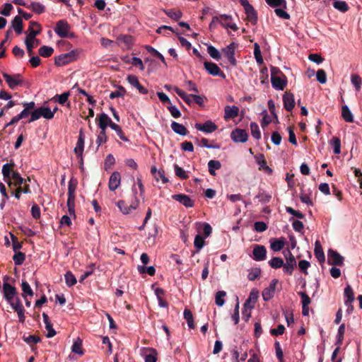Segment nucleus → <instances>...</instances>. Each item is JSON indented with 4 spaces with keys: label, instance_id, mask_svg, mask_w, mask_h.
<instances>
[{
    "label": "nucleus",
    "instance_id": "f257e3e1",
    "mask_svg": "<svg viewBox=\"0 0 362 362\" xmlns=\"http://www.w3.org/2000/svg\"><path fill=\"white\" fill-rule=\"evenodd\" d=\"M271 82L272 86L277 90H284L287 84L286 76L274 66L271 68Z\"/></svg>",
    "mask_w": 362,
    "mask_h": 362
},
{
    "label": "nucleus",
    "instance_id": "f03ea898",
    "mask_svg": "<svg viewBox=\"0 0 362 362\" xmlns=\"http://www.w3.org/2000/svg\"><path fill=\"white\" fill-rule=\"evenodd\" d=\"M8 279V276H4L2 286L3 295L7 302L18 298L17 296L18 293L16 288L14 286L10 285L8 283L6 282V281Z\"/></svg>",
    "mask_w": 362,
    "mask_h": 362
},
{
    "label": "nucleus",
    "instance_id": "7ed1b4c3",
    "mask_svg": "<svg viewBox=\"0 0 362 362\" xmlns=\"http://www.w3.org/2000/svg\"><path fill=\"white\" fill-rule=\"evenodd\" d=\"M70 25L69 23L64 21L61 20L57 23L56 28H54V32L60 37H74L72 33H70Z\"/></svg>",
    "mask_w": 362,
    "mask_h": 362
},
{
    "label": "nucleus",
    "instance_id": "20e7f679",
    "mask_svg": "<svg viewBox=\"0 0 362 362\" xmlns=\"http://www.w3.org/2000/svg\"><path fill=\"white\" fill-rule=\"evenodd\" d=\"M40 33V30L29 33L25 38V44L26 45L27 52L29 55L33 54V49L36 47L40 42L35 38V36Z\"/></svg>",
    "mask_w": 362,
    "mask_h": 362
},
{
    "label": "nucleus",
    "instance_id": "39448f33",
    "mask_svg": "<svg viewBox=\"0 0 362 362\" xmlns=\"http://www.w3.org/2000/svg\"><path fill=\"white\" fill-rule=\"evenodd\" d=\"M3 76L11 89H15L23 83V78L21 74L9 75L6 73L3 74Z\"/></svg>",
    "mask_w": 362,
    "mask_h": 362
},
{
    "label": "nucleus",
    "instance_id": "423d86ee",
    "mask_svg": "<svg viewBox=\"0 0 362 362\" xmlns=\"http://www.w3.org/2000/svg\"><path fill=\"white\" fill-rule=\"evenodd\" d=\"M327 256V261L329 264L336 266L343 265L344 258L337 251L333 250H329Z\"/></svg>",
    "mask_w": 362,
    "mask_h": 362
},
{
    "label": "nucleus",
    "instance_id": "0eeeda50",
    "mask_svg": "<svg viewBox=\"0 0 362 362\" xmlns=\"http://www.w3.org/2000/svg\"><path fill=\"white\" fill-rule=\"evenodd\" d=\"M235 43L232 42L222 49L223 53L227 57L230 64L233 66H235L236 64V59L235 58Z\"/></svg>",
    "mask_w": 362,
    "mask_h": 362
},
{
    "label": "nucleus",
    "instance_id": "6e6552de",
    "mask_svg": "<svg viewBox=\"0 0 362 362\" xmlns=\"http://www.w3.org/2000/svg\"><path fill=\"white\" fill-rule=\"evenodd\" d=\"M279 281L274 279L271 281L269 286L264 289L262 291V297L264 300H269L274 297L276 287Z\"/></svg>",
    "mask_w": 362,
    "mask_h": 362
},
{
    "label": "nucleus",
    "instance_id": "1a4fd4ad",
    "mask_svg": "<svg viewBox=\"0 0 362 362\" xmlns=\"http://www.w3.org/2000/svg\"><path fill=\"white\" fill-rule=\"evenodd\" d=\"M204 68L209 72V74L212 76H218L222 78H226L225 74L221 71L220 68L213 62H205Z\"/></svg>",
    "mask_w": 362,
    "mask_h": 362
},
{
    "label": "nucleus",
    "instance_id": "9d476101",
    "mask_svg": "<svg viewBox=\"0 0 362 362\" xmlns=\"http://www.w3.org/2000/svg\"><path fill=\"white\" fill-rule=\"evenodd\" d=\"M172 198L182 204L187 208L193 207L194 204V200H192L189 196L184 194H173Z\"/></svg>",
    "mask_w": 362,
    "mask_h": 362
},
{
    "label": "nucleus",
    "instance_id": "9b49d317",
    "mask_svg": "<svg viewBox=\"0 0 362 362\" xmlns=\"http://www.w3.org/2000/svg\"><path fill=\"white\" fill-rule=\"evenodd\" d=\"M117 206L124 214H128L131 213L132 210H135L138 208L139 200L136 199L135 201L133 202L129 206L126 204V203L124 201L120 200L117 202Z\"/></svg>",
    "mask_w": 362,
    "mask_h": 362
},
{
    "label": "nucleus",
    "instance_id": "f8f14e48",
    "mask_svg": "<svg viewBox=\"0 0 362 362\" xmlns=\"http://www.w3.org/2000/svg\"><path fill=\"white\" fill-rule=\"evenodd\" d=\"M7 182L9 187L11 189L13 188V187H19L22 186V185L24 183V180L20 174L18 172H12V175H11L10 178H8L5 180Z\"/></svg>",
    "mask_w": 362,
    "mask_h": 362
},
{
    "label": "nucleus",
    "instance_id": "ddd939ff",
    "mask_svg": "<svg viewBox=\"0 0 362 362\" xmlns=\"http://www.w3.org/2000/svg\"><path fill=\"white\" fill-rule=\"evenodd\" d=\"M231 139L234 142L245 143L247 140V134L245 130L236 129L231 132Z\"/></svg>",
    "mask_w": 362,
    "mask_h": 362
},
{
    "label": "nucleus",
    "instance_id": "4468645a",
    "mask_svg": "<svg viewBox=\"0 0 362 362\" xmlns=\"http://www.w3.org/2000/svg\"><path fill=\"white\" fill-rule=\"evenodd\" d=\"M74 52L63 54L55 59V64L57 66H63L71 62L74 59Z\"/></svg>",
    "mask_w": 362,
    "mask_h": 362
},
{
    "label": "nucleus",
    "instance_id": "2eb2a0df",
    "mask_svg": "<svg viewBox=\"0 0 362 362\" xmlns=\"http://www.w3.org/2000/svg\"><path fill=\"white\" fill-rule=\"evenodd\" d=\"M195 128L197 130L202 131L205 133H212L216 130L217 126L214 122L209 120L206 122L204 124H196Z\"/></svg>",
    "mask_w": 362,
    "mask_h": 362
},
{
    "label": "nucleus",
    "instance_id": "dca6fc26",
    "mask_svg": "<svg viewBox=\"0 0 362 362\" xmlns=\"http://www.w3.org/2000/svg\"><path fill=\"white\" fill-rule=\"evenodd\" d=\"M267 250L263 245H255L253 249V259L256 261H262L266 258Z\"/></svg>",
    "mask_w": 362,
    "mask_h": 362
},
{
    "label": "nucleus",
    "instance_id": "f3484780",
    "mask_svg": "<svg viewBox=\"0 0 362 362\" xmlns=\"http://www.w3.org/2000/svg\"><path fill=\"white\" fill-rule=\"evenodd\" d=\"M121 183V175L118 172H114L109 180V189L111 191L117 189Z\"/></svg>",
    "mask_w": 362,
    "mask_h": 362
},
{
    "label": "nucleus",
    "instance_id": "a211bd4d",
    "mask_svg": "<svg viewBox=\"0 0 362 362\" xmlns=\"http://www.w3.org/2000/svg\"><path fill=\"white\" fill-rule=\"evenodd\" d=\"M284 107L288 111H291L295 106V100L293 94L286 92L283 96Z\"/></svg>",
    "mask_w": 362,
    "mask_h": 362
},
{
    "label": "nucleus",
    "instance_id": "6ab92c4d",
    "mask_svg": "<svg viewBox=\"0 0 362 362\" xmlns=\"http://www.w3.org/2000/svg\"><path fill=\"white\" fill-rule=\"evenodd\" d=\"M127 81L129 83V84H131L133 87L136 88L139 91V93L142 94L148 93V90L140 84L136 76L133 75L128 76Z\"/></svg>",
    "mask_w": 362,
    "mask_h": 362
},
{
    "label": "nucleus",
    "instance_id": "aec40b11",
    "mask_svg": "<svg viewBox=\"0 0 362 362\" xmlns=\"http://www.w3.org/2000/svg\"><path fill=\"white\" fill-rule=\"evenodd\" d=\"M84 142H85V135L82 130L79 132V136L78 138V141L76 143V146L74 148V152L77 156H81L83 148H84Z\"/></svg>",
    "mask_w": 362,
    "mask_h": 362
},
{
    "label": "nucleus",
    "instance_id": "412c9836",
    "mask_svg": "<svg viewBox=\"0 0 362 362\" xmlns=\"http://www.w3.org/2000/svg\"><path fill=\"white\" fill-rule=\"evenodd\" d=\"M142 354H145V362H156L157 351L154 349L144 348Z\"/></svg>",
    "mask_w": 362,
    "mask_h": 362
},
{
    "label": "nucleus",
    "instance_id": "4be33fe9",
    "mask_svg": "<svg viewBox=\"0 0 362 362\" xmlns=\"http://www.w3.org/2000/svg\"><path fill=\"white\" fill-rule=\"evenodd\" d=\"M258 298V292L252 291L250 293L249 298L247 299L244 304V307L245 308V311L247 309L251 310L254 308L255 303L257 302Z\"/></svg>",
    "mask_w": 362,
    "mask_h": 362
},
{
    "label": "nucleus",
    "instance_id": "5701e85b",
    "mask_svg": "<svg viewBox=\"0 0 362 362\" xmlns=\"http://www.w3.org/2000/svg\"><path fill=\"white\" fill-rule=\"evenodd\" d=\"M43 321L45 324V329L47 330V337L52 338L56 334V332L52 328V323L49 319L48 315L43 313H42Z\"/></svg>",
    "mask_w": 362,
    "mask_h": 362
},
{
    "label": "nucleus",
    "instance_id": "b1692460",
    "mask_svg": "<svg viewBox=\"0 0 362 362\" xmlns=\"http://www.w3.org/2000/svg\"><path fill=\"white\" fill-rule=\"evenodd\" d=\"M284 245L285 241L284 238H272L270 240V247L274 252H278L282 250L284 247Z\"/></svg>",
    "mask_w": 362,
    "mask_h": 362
},
{
    "label": "nucleus",
    "instance_id": "393cba45",
    "mask_svg": "<svg viewBox=\"0 0 362 362\" xmlns=\"http://www.w3.org/2000/svg\"><path fill=\"white\" fill-rule=\"evenodd\" d=\"M218 17L220 19L219 23L225 28H230L235 31L238 30V27L235 24L230 23H225V22H227L228 21H229L232 18V17L230 16H228L226 14H222V15H220Z\"/></svg>",
    "mask_w": 362,
    "mask_h": 362
},
{
    "label": "nucleus",
    "instance_id": "a878e982",
    "mask_svg": "<svg viewBox=\"0 0 362 362\" xmlns=\"http://www.w3.org/2000/svg\"><path fill=\"white\" fill-rule=\"evenodd\" d=\"M112 122L111 119L108 117L107 115L103 113L99 116V127L105 130L106 128L110 125V124Z\"/></svg>",
    "mask_w": 362,
    "mask_h": 362
},
{
    "label": "nucleus",
    "instance_id": "bb28decb",
    "mask_svg": "<svg viewBox=\"0 0 362 362\" xmlns=\"http://www.w3.org/2000/svg\"><path fill=\"white\" fill-rule=\"evenodd\" d=\"M174 90L188 105H191L192 103V102H193V96L192 95L194 94L188 95L185 92H184L182 90L180 89L175 86L174 88Z\"/></svg>",
    "mask_w": 362,
    "mask_h": 362
},
{
    "label": "nucleus",
    "instance_id": "cd10ccee",
    "mask_svg": "<svg viewBox=\"0 0 362 362\" xmlns=\"http://www.w3.org/2000/svg\"><path fill=\"white\" fill-rule=\"evenodd\" d=\"M344 296L346 297L345 305L346 306L351 307V303L354 300V295L351 287L348 285L344 289Z\"/></svg>",
    "mask_w": 362,
    "mask_h": 362
},
{
    "label": "nucleus",
    "instance_id": "c85d7f7f",
    "mask_svg": "<svg viewBox=\"0 0 362 362\" xmlns=\"http://www.w3.org/2000/svg\"><path fill=\"white\" fill-rule=\"evenodd\" d=\"M171 128L174 132L182 136H185L187 133L186 127L184 125L176 122H172Z\"/></svg>",
    "mask_w": 362,
    "mask_h": 362
},
{
    "label": "nucleus",
    "instance_id": "c756f323",
    "mask_svg": "<svg viewBox=\"0 0 362 362\" xmlns=\"http://www.w3.org/2000/svg\"><path fill=\"white\" fill-rule=\"evenodd\" d=\"M239 109L236 106H226L225 107V118H234L238 115Z\"/></svg>",
    "mask_w": 362,
    "mask_h": 362
},
{
    "label": "nucleus",
    "instance_id": "7c9ffc66",
    "mask_svg": "<svg viewBox=\"0 0 362 362\" xmlns=\"http://www.w3.org/2000/svg\"><path fill=\"white\" fill-rule=\"evenodd\" d=\"M26 7L33 10L37 14H41L45 11V6L39 2H31L30 4L27 5Z\"/></svg>",
    "mask_w": 362,
    "mask_h": 362
},
{
    "label": "nucleus",
    "instance_id": "2f4dec72",
    "mask_svg": "<svg viewBox=\"0 0 362 362\" xmlns=\"http://www.w3.org/2000/svg\"><path fill=\"white\" fill-rule=\"evenodd\" d=\"M315 255L320 262H323L325 259L324 252L319 241H316L315 243Z\"/></svg>",
    "mask_w": 362,
    "mask_h": 362
},
{
    "label": "nucleus",
    "instance_id": "473e14b6",
    "mask_svg": "<svg viewBox=\"0 0 362 362\" xmlns=\"http://www.w3.org/2000/svg\"><path fill=\"white\" fill-rule=\"evenodd\" d=\"M341 117L347 122H352L354 121V116L347 105L341 107Z\"/></svg>",
    "mask_w": 362,
    "mask_h": 362
},
{
    "label": "nucleus",
    "instance_id": "72a5a7b5",
    "mask_svg": "<svg viewBox=\"0 0 362 362\" xmlns=\"http://www.w3.org/2000/svg\"><path fill=\"white\" fill-rule=\"evenodd\" d=\"M245 11L247 16V19L252 24H256L257 21V13L252 6L245 9Z\"/></svg>",
    "mask_w": 362,
    "mask_h": 362
},
{
    "label": "nucleus",
    "instance_id": "f704fd0d",
    "mask_svg": "<svg viewBox=\"0 0 362 362\" xmlns=\"http://www.w3.org/2000/svg\"><path fill=\"white\" fill-rule=\"evenodd\" d=\"M12 26L18 34H21L23 32V21L21 17L16 16L12 21Z\"/></svg>",
    "mask_w": 362,
    "mask_h": 362
},
{
    "label": "nucleus",
    "instance_id": "c9c22d12",
    "mask_svg": "<svg viewBox=\"0 0 362 362\" xmlns=\"http://www.w3.org/2000/svg\"><path fill=\"white\" fill-rule=\"evenodd\" d=\"M71 351L79 355L83 354L82 349V340L80 338H77L76 340H74L71 346Z\"/></svg>",
    "mask_w": 362,
    "mask_h": 362
},
{
    "label": "nucleus",
    "instance_id": "e433bc0d",
    "mask_svg": "<svg viewBox=\"0 0 362 362\" xmlns=\"http://www.w3.org/2000/svg\"><path fill=\"white\" fill-rule=\"evenodd\" d=\"M333 6L335 9L341 11V12H346L349 10V6L344 1H337V0H333Z\"/></svg>",
    "mask_w": 362,
    "mask_h": 362
},
{
    "label": "nucleus",
    "instance_id": "4c0bfd02",
    "mask_svg": "<svg viewBox=\"0 0 362 362\" xmlns=\"http://www.w3.org/2000/svg\"><path fill=\"white\" fill-rule=\"evenodd\" d=\"M209 171L211 175H215V170L221 168V164L218 160H211L208 163Z\"/></svg>",
    "mask_w": 362,
    "mask_h": 362
},
{
    "label": "nucleus",
    "instance_id": "58836bf2",
    "mask_svg": "<svg viewBox=\"0 0 362 362\" xmlns=\"http://www.w3.org/2000/svg\"><path fill=\"white\" fill-rule=\"evenodd\" d=\"M69 95V92H65L61 95H56L54 97L52 98V100L59 103L60 105H64L68 101Z\"/></svg>",
    "mask_w": 362,
    "mask_h": 362
},
{
    "label": "nucleus",
    "instance_id": "ea45409f",
    "mask_svg": "<svg viewBox=\"0 0 362 362\" xmlns=\"http://www.w3.org/2000/svg\"><path fill=\"white\" fill-rule=\"evenodd\" d=\"M119 45L124 44L125 47H129L133 42V38L129 35H121L117 38Z\"/></svg>",
    "mask_w": 362,
    "mask_h": 362
},
{
    "label": "nucleus",
    "instance_id": "a19ab883",
    "mask_svg": "<svg viewBox=\"0 0 362 362\" xmlns=\"http://www.w3.org/2000/svg\"><path fill=\"white\" fill-rule=\"evenodd\" d=\"M13 164L10 163H6L2 167V174L5 178V180L8 178H10L11 175H12V172H14L13 170Z\"/></svg>",
    "mask_w": 362,
    "mask_h": 362
},
{
    "label": "nucleus",
    "instance_id": "79ce46f5",
    "mask_svg": "<svg viewBox=\"0 0 362 362\" xmlns=\"http://www.w3.org/2000/svg\"><path fill=\"white\" fill-rule=\"evenodd\" d=\"M184 317L187 322L188 327L190 329H193L194 327L193 315H192V312L189 310L185 309L184 310Z\"/></svg>",
    "mask_w": 362,
    "mask_h": 362
},
{
    "label": "nucleus",
    "instance_id": "37998d69",
    "mask_svg": "<svg viewBox=\"0 0 362 362\" xmlns=\"http://www.w3.org/2000/svg\"><path fill=\"white\" fill-rule=\"evenodd\" d=\"M351 81L356 90H360L362 86V78L357 74H352Z\"/></svg>",
    "mask_w": 362,
    "mask_h": 362
},
{
    "label": "nucleus",
    "instance_id": "c03bdc74",
    "mask_svg": "<svg viewBox=\"0 0 362 362\" xmlns=\"http://www.w3.org/2000/svg\"><path fill=\"white\" fill-rule=\"evenodd\" d=\"M164 12L168 17L175 21L180 19L182 16L180 10H164Z\"/></svg>",
    "mask_w": 362,
    "mask_h": 362
},
{
    "label": "nucleus",
    "instance_id": "a18cd8bd",
    "mask_svg": "<svg viewBox=\"0 0 362 362\" xmlns=\"http://www.w3.org/2000/svg\"><path fill=\"white\" fill-rule=\"evenodd\" d=\"M330 144L333 147L335 154H339L341 153V141L338 137H333L330 141Z\"/></svg>",
    "mask_w": 362,
    "mask_h": 362
},
{
    "label": "nucleus",
    "instance_id": "49530a36",
    "mask_svg": "<svg viewBox=\"0 0 362 362\" xmlns=\"http://www.w3.org/2000/svg\"><path fill=\"white\" fill-rule=\"evenodd\" d=\"M65 282L67 286L71 287L76 284V279L71 272H67L64 275Z\"/></svg>",
    "mask_w": 362,
    "mask_h": 362
},
{
    "label": "nucleus",
    "instance_id": "de8ad7c7",
    "mask_svg": "<svg viewBox=\"0 0 362 362\" xmlns=\"http://www.w3.org/2000/svg\"><path fill=\"white\" fill-rule=\"evenodd\" d=\"M269 264L274 269H279L284 265V260L280 257H273L269 261Z\"/></svg>",
    "mask_w": 362,
    "mask_h": 362
},
{
    "label": "nucleus",
    "instance_id": "09e8293b",
    "mask_svg": "<svg viewBox=\"0 0 362 362\" xmlns=\"http://www.w3.org/2000/svg\"><path fill=\"white\" fill-rule=\"evenodd\" d=\"M53 52V48L49 46L44 45L39 49L40 55L44 57H48L51 56Z\"/></svg>",
    "mask_w": 362,
    "mask_h": 362
},
{
    "label": "nucleus",
    "instance_id": "8fccbe9b",
    "mask_svg": "<svg viewBox=\"0 0 362 362\" xmlns=\"http://www.w3.org/2000/svg\"><path fill=\"white\" fill-rule=\"evenodd\" d=\"M250 130L252 136L256 139H259L261 138V133L259 129V126L255 122L250 123Z\"/></svg>",
    "mask_w": 362,
    "mask_h": 362
},
{
    "label": "nucleus",
    "instance_id": "3c124183",
    "mask_svg": "<svg viewBox=\"0 0 362 362\" xmlns=\"http://www.w3.org/2000/svg\"><path fill=\"white\" fill-rule=\"evenodd\" d=\"M226 296V293L223 291H218L216 294L215 300H216V304L221 307L224 305L225 300L223 298Z\"/></svg>",
    "mask_w": 362,
    "mask_h": 362
},
{
    "label": "nucleus",
    "instance_id": "603ef678",
    "mask_svg": "<svg viewBox=\"0 0 362 362\" xmlns=\"http://www.w3.org/2000/svg\"><path fill=\"white\" fill-rule=\"evenodd\" d=\"M41 112V116L47 119H51L53 118V112L47 107H39Z\"/></svg>",
    "mask_w": 362,
    "mask_h": 362
},
{
    "label": "nucleus",
    "instance_id": "864d4df0",
    "mask_svg": "<svg viewBox=\"0 0 362 362\" xmlns=\"http://www.w3.org/2000/svg\"><path fill=\"white\" fill-rule=\"evenodd\" d=\"M21 286H22V291H23V297L24 298H25V295H28L30 296H33V291L32 290V288H30L29 284L26 281H23L22 282V284H21Z\"/></svg>",
    "mask_w": 362,
    "mask_h": 362
},
{
    "label": "nucleus",
    "instance_id": "5fc2aeb1",
    "mask_svg": "<svg viewBox=\"0 0 362 362\" xmlns=\"http://www.w3.org/2000/svg\"><path fill=\"white\" fill-rule=\"evenodd\" d=\"M207 52L214 59L218 60L221 58V54L219 51L212 45L208 46Z\"/></svg>",
    "mask_w": 362,
    "mask_h": 362
},
{
    "label": "nucleus",
    "instance_id": "6e6d98bb",
    "mask_svg": "<svg viewBox=\"0 0 362 362\" xmlns=\"http://www.w3.org/2000/svg\"><path fill=\"white\" fill-rule=\"evenodd\" d=\"M254 55L257 62L259 64L263 63V59L261 54L260 47L257 43H255Z\"/></svg>",
    "mask_w": 362,
    "mask_h": 362
},
{
    "label": "nucleus",
    "instance_id": "4d7b16f0",
    "mask_svg": "<svg viewBox=\"0 0 362 362\" xmlns=\"http://www.w3.org/2000/svg\"><path fill=\"white\" fill-rule=\"evenodd\" d=\"M261 274V270L258 268L252 269L247 275V279L250 281H254L259 278Z\"/></svg>",
    "mask_w": 362,
    "mask_h": 362
},
{
    "label": "nucleus",
    "instance_id": "13d9d810",
    "mask_svg": "<svg viewBox=\"0 0 362 362\" xmlns=\"http://www.w3.org/2000/svg\"><path fill=\"white\" fill-rule=\"evenodd\" d=\"M198 225L203 227L204 235L205 238H208L212 232L211 226L207 223H199Z\"/></svg>",
    "mask_w": 362,
    "mask_h": 362
},
{
    "label": "nucleus",
    "instance_id": "bf43d9fd",
    "mask_svg": "<svg viewBox=\"0 0 362 362\" xmlns=\"http://www.w3.org/2000/svg\"><path fill=\"white\" fill-rule=\"evenodd\" d=\"M25 254L21 252H18L15 254L13 257V259L16 265H21L25 260Z\"/></svg>",
    "mask_w": 362,
    "mask_h": 362
},
{
    "label": "nucleus",
    "instance_id": "052dcab7",
    "mask_svg": "<svg viewBox=\"0 0 362 362\" xmlns=\"http://www.w3.org/2000/svg\"><path fill=\"white\" fill-rule=\"evenodd\" d=\"M317 80L322 84L327 82V75L324 70L320 69L316 73Z\"/></svg>",
    "mask_w": 362,
    "mask_h": 362
},
{
    "label": "nucleus",
    "instance_id": "680f3d73",
    "mask_svg": "<svg viewBox=\"0 0 362 362\" xmlns=\"http://www.w3.org/2000/svg\"><path fill=\"white\" fill-rule=\"evenodd\" d=\"M194 244L198 250H201L205 244L204 238L200 235H197L194 238Z\"/></svg>",
    "mask_w": 362,
    "mask_h": 362
},
{
    "label": "nucleus",
    "instance_id": "e2e57ef3",
    "mask_svg": "<svg viewBox=\"0 0 362 362\" xmlns=\"http://www.w3.org/2000/svg\"><path fill=\"white\" fill-rule=\"evenodd\" d=\"M297 264H291L289 262L284 263L283 269L284 272L287 274H291L294 268L296 267Z\"/></svg>",
    "mask_w": 362,
    "mask_h": 362
},
{
    "label": "nucleus",
    "instance_id": "0e129e2a",
    "mask_svg": "<svg viewBox=\"0 0 362 362\" xmlns=\"http://www.w3.org/2000/svg\"><path fill=\"white\" fill-rule=\"evenodd\" d=\"M168 110H169L170 115L174 117V118H178L180 117L181 115V113H180V111L179 110V109L175 106V105H170V106L168 107Z\"/></svg>",
    "mask_w": 362,
    "mask_h": 362
},
{
    "label": "nucleus",
    "instance_id": "69168bd1",
    "mask_svg": "<svg viewBox=\"0 0 362 362\" xmlns=\"http://www.w3.org/2000/svg\"><path fill=\"white\" fill-rule=\"evenodd\" d=\"M284 255L286 259V262H289L291 264H297L295 257L290 252V250H286L284 252Z\"/></svg>",
    "mask_w": 362,
    "mask_h": 362
},
{
    "label": "nucleus",
    "instance_id": "338daca9",
    "mask_svg": "<svg viewBox=\"0 0 362 362\" xmlns=\"http://www.w3.org/2000/svg\"><path fill=\"white\" fill-rule=\"evenodd\" d=\"M175 175L177 176H178L179 177H180L182 179L187 178V175L186 172L182 168L179 167L177 165H175Z\"/></svg>",
    "mask_w": 362,
    "mask_h": 362
},
{
    "label": "nucleus",
    "instance_id": "774afa93",
    "mask_svg": "<svg viewBox=\"0 0 362 362\" xmlns=\"http://www.w3.org/2000/svg\"><path fill=\"white\" fill-rule=\"evenodd\" d=\"M106 141H107V136H106V134H105V130L101 129V131L97 138V144H98V146H100L101 144L105 143Z\"/></svg>",
    "mask_w": 362,
    "mask_h": 362
}]
</instances>
